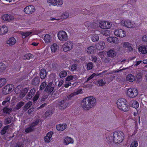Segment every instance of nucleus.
<instances>
[{"instance_id":"obj_42","label":"nucleus","mask_w":147,"mask_h":147,"mask_svg":"<svg viewBox=\"0 0 147 147\" xmlns=\"http://www.w3.org/2000/svg\"><path fill=\"white\" fill-rule=\"evenodd\" d=\"M53 113V112L52 110H49L47 111L45 113V115L46 117H47L49 116L52 115Z\"/></svg>"},{"instance_id":"obj_7","label":"nucleus","mask_w":147,"mask_h":147,"mask_svg":"<svg viewBox=\"0 0 147 147\" xmlns=\"http://www.w3.org/2000/svg\"><path fill=\"white\" fill-rule=\"evenodd\" d=\"M138 90L136 89L129 88L127 90V95L130 98L135 97L138 95Z\"/></svg>"},{"instance_id":"obj_3","label":"nucleus","mask_w":147,"mask_h":147,"mask_svg":"<svg viewBox=\"0 0 147 147\" xmlns=\"http://www.w3.org/2000/svg\"><path fill=\"white\" fill-rule=\"evenodd\" d=\"M117 107L120 110L126 112L129 109L126 100L124 98H121L118 99L117 101Z\"/></svg>"},{"instance_id":"obj_18","label":"nucleus","mask_w":147,"mask_h":147,"mask_svg":"<svg viewBox=\"0 0 147 147\" xmlns=\"http://www.w3.org/2000/svg\"><path fill=\"white\" fill-rule=\"evenodd\" d=\"M44 41L47 44L51 43L52 41V37L49 34H46L44 36Z\"/></svg>"},{"instance_id":"obj_37","label":"nucleus","mask_w":147,"mask_h":147,"mask_svg":"<svg viewBox=\"0 0 147 147\" xmlns=\"http://www.w3.org/2000/svg\"><path fill=\"white\" fill-rule=\"evenodd\" d=\"M101 33L104 35L107 36L110 34V31L109 30H101Z\"/></svg>"},{"instance_id":"obj_15","label":"nucleus","mask_w":147,"mask_h":147,"mask_svg":"<svg viewBox=\"0 0 147 147\" xmlns=\"http://www.w3.org/2000/svg\"><path fill=\"white\" fill-rule=\"evenodd\" d=\"M52 83L50 82L48 84L45 89V91L47 92L48 94H51L54 90V87L52 86Z\"/></svg>"},{"instance_id":"obj_59","label":"nucleus","mask_w":147,"mask_h":147,"mask_svg":"<svg viewBox=\"0 0 147 147\" xmlns=\"http://www.w3.org/2000/svg\"><path fill=\"white\" fill-rule=\"evenodd\" d=\"M24 144H23L21 142H17L15 146V147H23Z\"/></svg>"},{"instance_id":"obj_58","label":"nucleus","mask_w":147,"mask_h":147,"mask_svg":"<svg viewBox=\"0 0 147 147\" xmlns=\"http://www.w3.org/2000/svg\"><path fill=\"white\" fill-rule=\"evenodd\" d=\"M112 42L114 43L117 44L119 42V40H118V38L116 37H112Z\"/></svg>"},{"instance_id":"obj_40","label":"nucleus","mask_w":147,"mask_h":147,"mask_svg":"<svg viewBox=\"0 0 147 147\" xmlns=\"http://www.w3.org/2000/svg\"><path fill=\"white\" fill-rule=\"evenodd\" d=\"M86 68L87 70H90L92 69L94 67L93 64L91 62L88 63L86 65Z\"/></svg>"},{"instance_id":"obj_34","label":"nucleus","mask_w":147,"mask_h":147,"mask_svg":"<svg viewBox=\"0 0 147 147\" xmlns=\"http://www.w3.org/2000/svg\"><path fill=\"white\" fill-rule=\"evenodd\" d=\"M7 82L6 79L3 78H0V88L5 85Z\"/></svg>"},{"instance_id":"obj_6","label":"nucleus","mask_w":147,"mask_h":147,"mask_svg":"<svg viewBox=\"0 0 147 147\" xmlns=\"http://www.w3.org/2000/svg\"><path fill=\"white\" fill-rule=\"evenodd\" d=\"M63 47L64 51H68L72 49L73 47V43L70 41H67L63 45Z\"/></svg>"},{"instance_id":"obj_46","label":"nucleus","mask_w":147,"mask_h":147,"mask_svg":"<svg viewBox=\"0 0 147 147\" xmlns=\"http://www.w3.org/2000/svg\"><path fill=\"white\" fill-rule=\"evenodd\" d=\"M129 68L128 67H126V68H124L123 69H119V70H117L116 71H113V72H110L108 73H107L106 74H105V75H106L107 74H112L113 73H116V72H117V73H118V72H119V71H121L123 70H125V69H128Z\"/></svg>"},{"instance_id":"obj_60","label":"nucleus","mask_w":147,"mask_h":147,"mask_svg":"<svg viewBox=\"0 0 147 147\" xmlns=\"http://www.w3.org/2000/svg\"><path fill=\"white\" fill-rule=\"evenodd\" d=\"M39 97V94L38 92H37L34 97L33 98V100L34 102L36 101Z\"/></svg>"},{"instance_id":"obj_57","label":"nucleus","mask_w":147,"mask_h":147,"mask_svg":"<svg viewBox=\"0 0 147 147\" xmlns=\"http://www.w3.org/2000/svg\"><path fill=\"white\" fill-rule=\"evenodd\" d=\"M73 93H74L75 96H76L78 94H82V90L81 89H79L77 90H76Z\"/></svg>"},{"instance_id":"obj_62","label":"nucleus","mask_w":147,"mask_h":147,"mask_svg":"<svg viewBox=\"0 0 147 147\" xmlns=\"http://www.w3.org/2000/svg\"><path fill=\"white\" fill-rule=\"evenodd\" d=\"M11 122V119L9 117H8L5 119V122L6 124L10 123Z\"/></svg>"},{"instance_id":"obj_5","label":"nucleus","mask_w":147,"mask_h":147,"mask_svg":"<svg viewBox=\"0 0 147 147\" xmlns=\"http://www.w3.org/2000/svg\"><path fill=\"white\" fill-rule=\"evenodd\" d=\"M20 88H21L20 86H17L15 88V91L16 94L20 93L19 97L21 99L25 96L28 90L27 88H25L22 91H21V90L20 89Z\"/></svg>"},{"instance_id":"obj_33","label":"nucleus","mask_w":147,"mask_h":147,"mask_svg":"<svg viewBox=\"0 0 147 147\" xmlns=\"http://www.w3.org/2000/svg\"><path fill=\"white\" fill-rule=\"evenodd\" d=\"M67 74V73L66 71L63 70L60 71L59 73V76L60 78H63L65 77Z\"/></svg>"},{"instance_id":"obj_54","label":"nucleus","mask_w":147,"mask_h":147,"mask_svg":"<svg viewBox=\"0 0 147 147\" xmlns=\"http://www.w3.org/2000/svg\"><path fill=\"white\" fill-rule=\"evenodd\" d=\"M47 84L45 82H43L40 86V90H42L46 86Z\"/></svg>"},{"instance_id":"obj_41","label":"nucleus","mask_w":147,"mask_h":147,"mask_svg":"<svg viewBox=\"0 0 147 147\" xmlns=\"http://www.w3.org/2000/svg\"><path fill=\"white\" fill-rule=\"evenodd\" d=\"M94 47L93 46H91L88 47L87 49V51L88 53L91 54L94 52Z\"/></svg>"},{"instance_id":"obj_20","label":"nucleus","mask_w":147,"mask_h":147,"mask_svg":"<svg viewBox=\"0 0 147 147\" xmlns=\"http://www.w3.org/2000/svg\"><path fill=\"white\" fill-rule=\"evenodd\" d=\"M117 54V53L114 49H111L109 50L107 52V56L112 58L115 57Z\"/></svg>"},{"instance_id":"obj_51","label":"nucleus","mask_w":147,"mask_h":147,"mask_svg":"<svg viewBox=\"0 0 147 147\" xmlns=\"http://www.w3.org/2000/svg\"><path fill=\"white\" fill-rule=\"evenodd\" d=\"M39 121V120L38 119H37L34 122L30 124V125L32 127L34 128V127L36 126L38 123Z\"/></svg>"},{"instance_id":"obj_49","label":"nucleus","mask_w":147,"mask_h":147,"mask_svg":"<svg viewBox=\"0 0 147 147\" xmlns=\"http://www.w3.org/2000/svg\"><path fill=\"white\" fill-rule=\"evenodd\" d=\"M34 129V128L32 127L29 125V127L25 129V132L26 133L30 132L33 131Z\"/></svg>"},{"instance_id":"obj_50","label":"nucleus","mask_w":147,"mask_h":147,"mask_svg":"<svg viewBox=\"0 0 147 147\" xmlns=\"http://www.w3.org/2000/svg\"><path fill=\"white\" fill-rule=\"evenodd\" d=\"M75 76L71 75L69 76H68L66 78L65 80L67 81H69L71 80H72L74 78H75Z\"/></svg>"},{"instance_id":"obj_30","label":"nucleus","mask_w":147,"mask_h":147,"mask_svg":"<svg viewBox=\"0 0 147 147\" xmlns=\"http://www.w3.org/2000/svg\"><path fill=\"white\" fill-rule=\"evenodd\" d=\"M32 33L31 32H21L20 34L22 35V38H25L26 37H27Z\"/></svg>"},{"instance_id":"obj_35","label":"nucleus","mask_w":147,"mask_h":147,"mask_svg":"<svg viewBox=\"0 0 147 147\" xmlns=\"http://www.w3.org/2000/svg\"><path fill=\"white\" fill-rule=\"evenodd\" d=\"M34 57L33 55L30 53L26 54H25L24 57V59H32Z\"/></svg>"},{"instance_id":"obj_17","label":"nucleus","mask_w":147,"mask_h":147,"mask_svg":"<svg viewBox=\"0 0 147 147\" xmlns=\"http://www.w3.org/2000/svg\"><path fill=\"white\" fill-rule=\"evenodd\" d=\"M52 131L49 132L46 135V136L44 138V140L46 142L49 143L52 140V136L53 134Z\"/></svg>"},{"instance_id":"obj_21","label":"nucleus","mask_w":147,"mask_h":147,"mask_svg":"<svg viewBox=\"0 0 147 147\" xmlns=\"http://www.w3.org/2000/svg\"><path fill=\"white\" fill-rule=\"evenodd\" d=\"M59 105L61 109H64L68 105L67 101L66 100H62L59 102Z\"/></svg>"},{"instance_id":"obj_11","label":"nucleus","mask_w":147,"mask_h":147,"mask_svg":"<svg viewBox=\"0 0 147 147\" xmlns=\"http://www.w3.org/2000/svg\"><path fill=\"white\" fill-rule=\"evenodd\" d=\"M35 11V7L32 5L26 6L24 9V12L27 14H30L33 13Z\"/></svg>"},{"instance_id":"obj_10","label":"nucleus","mask_w":147,"mask_h":147,"mask_svg":"<svg viewBox=\"0 0 147 147\" xmlns=\"http://www.w3.org/2000/svg\"><path fill=\"white\" fill-rule=\"evenodd\" d=\"M121 24L122 25L128 28H134L136 26L135 23L129 20H122L121 21Z\"/></svg>"},{"instance_id":"obj_8","label":"nucleus","mask_w":147,"mask_h":147,"mask_svg":"<svg viewBox=\"0 0 147 147\" xmlns=\"http://www.w3.org/2000/svg\"><path fill=\"white\" fill-rule=\"evenodd\" d=\"M14 86L12 84H7L2 88V92L3 94H7L11 92Z\"/></svg>"},{"instance_id":"obj_39","label":"nucleus","mask_w":147,"mask_h":147,"mask_svg":"<svg viewBox=\"0 0 147 147\" xmlns=\"http://www.w3.org/2000/svg\"><path fill=\"white\" fill-rule=\"evenodd\" d=\"M10 97L9 96H7L6 97L5 99L2 102V104L3 105H4L5 104L10 102Z\"/></svg>"},{"instance_id":"obj_29","label":"nucleus","mask_w":147,"mask_h":147,"mask_svg":"<svg viewBox=\"0 0 147 147\" xmlns=\"http://www.w3.org/2000/svg\"><path fill=\"white\" fill-rule=\"evenodd\" d=\"M40 79L39 77H36L34 78L32 81V84L34 86H36L39 84Z\"/></svg>"},{"instance_id":"obj_16","label":"nucleus","mask_w":147,"mask_h":147,"mask_svg":"<svg viewBox=\"0 0 147 147\" xmlns=\"http://www.w3.org/2000/svg\"><path fill=\"white\" fill-rule=\"evenodd\" d=\"M96 47L98 50H103L105 47V44L104 42H100L96 43Z\"/></svg>"},{"instance_id":"obj_38","label":"nucleus","mask_w":147,"mask_h":147,"mask_svg":"<svg viewBox=\"0 0 147 147\" xmlns=\"http://www.w3.org/2000/svg\"><path fill=\"white\" fill-rule=\"evenodd\" d=\"M132 106L135 109H136L139 107V104L138 102L136 100H133L132 101Z\"/></svg>"},{"instance_id":"obj_31","label":"nucleus","mask_w":147,"mask_h":147,"mask_svg":"<svg viewBox=\"0 0 147 147\" xmlns=\"http://www.w3.org/2000/svg\"><path fill=\"white\" fill-rule=\"evenodd\" d=\"M91 40L94 42L98 41L99 40V36L97 34H93L92 36Z\"/></svg>"},{"instance_id":"obj_9","label":"nucleus","mask_w":147,"mask_h":147,"mask_svg":"<svg viewBox=\"0 0 147 147\" xmlns=\"http://www.w3.org/2000/svg\"><path fill=\"white\" fill-rule=\"evenodd\" d=\"M112 25V24L110 22L106 21H100L99 24L100 28L104 29H109L111 27Z\"/></svg>"},{"instance_id":"obj_14","label":"nucleus","mask_w":147,"mask_h":147,"mask_svg":"<svg viewBox=\"0 0 147 147\" xmlns=\"http://www.w3.org/2000/svg\"><path fill=\"white\" fill-rule=\"evenodd\" d=\"M74 139L70 137L67 136L65 137L63 141L65 145H67L69 144H73L74 143Z\"/></svg>"},{"instance_id":"obj_28","label":"nucleus","mask_w":147,"mask_h":147,"mask_svg":"<svg viewBox=\"0 0 147 147\" xmlns=\"http://www.w3.org/2000/svg\"><path fill=\"white\" fill-rule=\"evenodd\" d=\"M47 75V72L45 69H42L41 70L40 77L42 79H44Z\"/></svg>"},{"instance_id":"obj_27","label":"nucleus","mask_w":147,"mask_h":147,"mask_svg":"<svg viewBox=\"0 0 147 147\" xmlns=\"http://www.w3.org/2000/svg\"><path fill=\"white\" fill-rule=\"evenodd\" d=\"M66 127V124H59L57 125V129L59 131H63Z\"/></svg>"},{"instance_id":"obj_22","label":"nucleus","mask_w":147,"mask_h":147,"mask_svg":"<svg viewBox=\"0 0 147 147\" xmlns=\"http://www.w3.org/2000/svg\"><path fill=\"white\" fill-rule=\"evenodd\" d=\"M16 42V39L14 37H11L9 38L7 41L6 43L10 46L13 45Z\"/></svg>"},{"instance_id":"obj_47","label":"nucleus","mask_w":147,"mask_h":147,"mask_svg":"<svg viewBox=\"0 0 147 147\" xmlns=\"http://www.w3.org/2000/svg\"><path fill=\"white\" fill-rule=\"evenodd\" d=\"M24 104V103L23 102H18L16 105V109H19Z\"/></svg>"},{"instance_id":"obj_63","label":"nucleus","mask_w":147,"mask_h":147,"mask_svg":"<svg viewBox=\"0 0 147 147\" xmlns=\"http://www.w3.org/2000/svg\"><path fill=\"white\" fill-rule=\"evenodd\" d=\"M85 25L87 27H91V23L89 22H86L84 23Z\"/></svg>"},{"instance_id":"obj_19","label":"nucleus","mask_w":147,"mask_h":147,"mask_svg":"<svg viewBox=\"0 0 147 147\" xmlns=\"http://www.w3.org/2000/svg\"><path fill=\"white\" fill-rule=\"evenodd\" d=\"M122 46L124 48H127L129 51H131L133 50L132 47V45L128 42H123L122 44Z\"/></svg>"},{"instance_id":"obj_43","label":"nucleus","mask_w":147,"mask_h":147,"mask_svg":"<svg viewBox=\"0 0 147 147\" xmlns=\"http://www.w3.org/2000/svg\"><path fill=\"white\" fill-rule=\"evenodd\" d=\"M47 2L49 3H51L52 5L55 6L57 5V0H47Z\"/></svg>"},{"instance_id":"obj_25","label":"nucleus","mask_w":147,"mask_h":147,"mask_svg":"<svg viewBox=\"0 0 147 147\" xmlns=\"http://www.w3.org/2000/svg\"><path fill=\"white\" fill-rule=\"evenodd\" d=\"M139 51L142 54H146L147 53V47L144 46H140L138 48Z\"/></svg>"},{"instance_id":"obj_26","label":"nucleus","mask_w":147,"mask_h":147,"mask_svg":"<svg viewBox=\"0 0 147 147\" xmlns=\"http://www.w3.org/2000/svg\"><path fill=\"white\" fill-rule=\"evenodd\" d=\"M126 79L127 81L132 82L135 80V78L134 75L130 74L127 76Z\"/></svg>"},{"instance_id":"obj_48","label":"nucleus","mask_w":147,"mask_h":147,"mask_svg":"<svg viewBox=\"0 0 147 147\" xmlns=\"http://www.w3.org/2000/svg\"><path fill=\"white\" fill-rule=\"evenodd\" d=\"M6 67L5 65L2 63H0V71H2L5 70Z\"/></svg>"},{"instance_id":"obj_64","label":"nucleus","mask_w":147,"mask_h":147,"mask_svg":"<svg viewBox=\"0 0 147 147\" xmlns=\"http://www.w3.org/2000/svg\"><path fill=\"white\" fill-rule=\"evenodd\" d=\"M96 75V74L95 73H93L91 76H90L89 78H88L87 79V80L86 82H87L88 81H89L91 79L93 78Z\"/></svg>"},{"instance_id":"obj_4","label":"nucleus","mask_w":147,"mask_h":147,"mask_svg":"<svg viewBox=\"0 0 147 147\" xmlns=\"http://www.w3.org/2000/svg\"><path fill=\"white\" fill-rule=\"evenodd\" d=\"M57 37L59 40L62 42L67 41L68 38L66 32L63 30L60 31L58 33Z\"/></svg>"},{"instance_id":"obj_44","label":"nucleus","mask_w":147,"mask_h":147,"mask_svg":"<svg viewBox=\"0 0 147 147\" xmlns=\"http://www.w3.org/2000/svg\"><path fill=\"white\" fill-rule=\"evenodd\" d=\"M142 71H138L137 72V75H136V78L138 80L140 79L142 76Z\"/></svg>"},{"instance_id":"obj_52","label":"nucleus","mask_w":147,"mask_h":147,"mask_svg":"<svg viewBox=\"0 0 147 147\" xmlns=\"http://www.w3.org/2000/svg\"><path fill=\"white\" fill-rule=\"evenodd\" d=\"M8 128V126H7L4 127V128L1 131V133L2 135L4 134Z\"/></svg>"},{"instance_id":"obj_61","label":"nucleus","mask_w":147,"mask_h":147,"mask_svg":"<svg viewBox=\"0 0 147 147\" xmlns=\"http://www.w3.org/2000/svg\"><path fill=\"white\" fill-rule=\"evenodd\" d=\"M33 96L32 94H30V92L28 93V94L26 96V98L27 99H30Z\"/></svg>"},{"instance_id":"obj_12","label":"nucleus","mask_w":147,"mask_h":147,"mask_svg":"<svg viewBox=\"0 0 147 147\" xmlns=\"http://www.w3.org/2000/svg\"><path fill=\"white\" fill-rule=\"evenodd\" d=\"M115 35L119 37H124L126 36V33L124 30L121 29H116L114 32Z\"/></svg>"},{"instance_id":"obj_24","label":"nucleus","mask_w":147,"mask_h":147,"mask_svg":"<svg viewBox=\"0 0 147 147\" xmlns=\"http://www.w3.org/2000/svg\"><path fill=\"white\" fill-rule=\"evenodd\" d=\"M59 46L56 43L53 44L51 47V51L53 53L57 52L59 50Z\"/></svg>"},{"instance_id":"obj_53","label":"nucleus","mask_w":147,"mask_h":147,"mask_svg":"<svg viewBox=\"0 0 147 147\" xmlns=\"http://www.w3.org/2000/svg\"><path fill=\"white\" fill-rule=\"evenodd\" d=\"M138 146V142L137 141L132 142L130 145V147H137Z\"/></svg>"},{"instance_id":"obj_45","label":"nucleus","mask_w":147,"mask_h":147,"mask_svg":"<svg viewBox=\"0 0 147 147\" xmlns=\"http://www.w3.org/2000/svg\"><path fill=\"white\" fill-rule=\"evenodd\" d=\"M3 111L4 113L9 114L11 112V110L7 107H5L3 109Z\"/></svg>"},{"instance_id":"obj_2","label":"nucleus","mask_w":147,"mask_h":147,"mask_svg":"<svg viewBox=\"0 0 147 147\" xmlns=\"http://www.w3.org/2000/svg\"><path fill=\"white\" fill-rule=\"evenodd\" d=\"M124 133L121 131L114 132L113 135L109 136L108 139L109 142H111L113 141L115 144H118L122 142L124 139Z\"/></svg>"},{"instance_id":"obj_1","label":"nucleus","mask_w":147,"mask_h":147,"mask_svg":"<svg viewBox=\"0 0 147 147\" xmlns=\"http://www.w3.org/2000/svg\"><path fill=\"white\" fill-rule=\"evenodd\" d=\"M96 102L95 98L90 96L84 98L81 102V105L84 110H88L96 105Z\"/></svg>"},{"instance_id":"obj_55","label":"nucleus","mask_w":147,"mask_h":147,"mask_svg":"<svg viewBox=\"0 0 147 147\" xmlns=\"http://www.w3.org/2000/svg\"><path fill=\"white\" fill-rule=\"evenodd\" d=\"M78 65L77 64H74L72 65L71 66V70L72 71H74L76 70L77 68Z\"/></svg>"},{"instance_id":"obj_56","label":"nucleus","mask_w":147,"mask_h":147,"mask_svg":"<svg viewBox=\"0 0 147 147\" xmlns=\"http://www.w3.org/2000/svg\"><path fill=\"white\" fill-rule=\"evenodd\" d=\"M32 104V102L31 101H29L25 106L24 107L26 109H28Z\"/></svg>"},{"instance_id":"obj_36","label":"nucleus","mask_w":147,"mask_h":147,"mask_svg":"<svg viewBox=\"0 0 147 147\" xmlns=\"http://www.w3.org/2000/svg\"><path fill=\"white\" fill-rule=\"evenodd\" d=\"M69 16V13L67 11L64 12L61 16V19H65L67 18Z\"/></svg>"},{"instance_id":"obj_32","label":"nucleus","mask_w":147,"mask_h":147,"mask_svg":"<svg viewBox=\"0 0 147 147\" xmlns=\"http://www.w3.org/2000/svg\"><path fill=\"white\" fill-rule=\"evenodd\" d=\"M97 83L99 86H102L105 85L106 82L105 81L104 79H102L98 80Z\"/></svg>"},{"instance_id":"obj_13","label":"nucleus","mask_w":147,"mask_h":147,"mask_svg":"<svg viewBox=\"0 0 147 147\" xmlns=\"http://www.w3.org/2000/svg\"><path fill=\"white\" fill-rule=\"evenodd\" d=\"M1 18L4 21L10 22L14 20V18L10 14H5L2 16Z\"/></svg>"},{"instance_id":"obj_23","label":"nucleus","mask_w":147,"mask_h":147,"mask_svg":"<svg viewBox=\"0 0 147 147\" xmlns=\"http://www.w3.org/2000/svg\"><path fill=\"white\" fill-rule=\"evenodd\" d=\"M7 27L5 26H3L1 27H0V35H3L8 32Z\"/></svg>"}]
</instances>
